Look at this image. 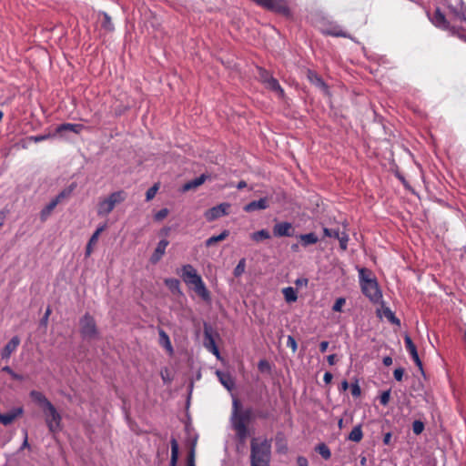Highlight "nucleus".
I'll return each instance as SVG.
<instances>
[{
    "instance_id": "nucleus-53",
    "label": "nucleus",
    "mask_w": 466,
    "mask_h": 466,
    "mask_svg": "<svg viewBox=\"0 0 466 466\" xmlns=\"http://www.w3.org/2000/svg\"><path fill=\"white\" fill-rule=\"evenodd\" d=\"M287 347L292 350V352H296L298 349V344L295 338L291 335H289L287 338Z\"/></svg>"
},
{
    "instance_id": "nucleus-64",
    "label": "nucleus",
    "mask_w": 466,
    "mask_h": 466,
    "mask_svg": "<svg viewBox=\"0 0 466 466\" xmlns=\"http://www.w3.org/2000/svg\"><path fill=\"white\" fill-rule=\"evenodd\" d=\"M329 341L327 340H323L319 343V351L321 353H324L327 351L328 348H329Z\"/></svg>"
},
{
    "instance_id": "nucleus-37",
    "label": "nucleus",
    "mask_w": 466,
    "mask_h": 466,
    "mask_svg": "<svg viewBox=\"0 0 466 466\" xmlns=\"http://www.w3.org/2000/svg\"><path fill=\"white\" fill-rule=\"evenodd\" d=\"M250 238L255 242H260L264 239H269L271 235L268 229L262 228L260 230L255 231L250 235Z\"/></svg>"
},
{
    "instance_id": "nucleus-44",
    "label": "nucleus",
    "mask_w": 466,
    "mask_h": 466,
    "mask_svg": "<svg viewBox=\"0 0 466 466\" xmlns=\"http://www.w3.org/2000/svg\"><path fill=\"white\" fill-rule=\"evenodd\" d=\"M425 429V423L421 420H415L412 422V431L415 435H420Z\"/></svg>"
},
{
    "instance_id": "nucleus-26",
    "label": "nucleus",
    "mask_w": 466,
    "mask_h": 466,
    "mask_svg": "<svg viewBox=\"0 0 466 466\" xmlns=\"http://www.w3.org/2000/svg\"><path fill=\"white\" fill-rule=\"evenodd\" d=\"M58 204L52 198L40 211L39 218L42 222L46 221Z\"/></svg>"
},
{
    "instance_id": "nucleus-9",
    "label": "nucleus",
    "mask_w": 466,
    "mask_h": 466,
    "mask_svg": "<svg viewBox=\"0 0 466 466\" xmlns=\"http://www.w3.org/2000/svg\"><path fill=\"white\" fill-rule=\"evenodd\" d=\"M273 235L276 238L292 237L294 228L290 222H278L273 226Z\"/></svg>"
},
{
    "instance_id": "nucleus-60",
    "label": "nucleus",
    "mask_w": 466,
    "mask_h": 466,
    "mask_svg": "<svg viewBox=\"0 0 466 466\" xmlns=\"http://www.w3.org/2000/svg\"><path fill=\"white\" fill-rule=\"evenodd\" d=\"M51 314V309L48 307L44 314V316L42 317V319H40V324L41 325H46L47 323V320H48V318Z\"/></svg>"
},
{
    "instance_id": "nucleus-14",
    "label": "nucleus",
    "mask_w": 466,
    "mask_h": 466,
    "mask_svg": "<svg viewBox=\"0 0 466 466\" xmlns=\"http://www.w3.org/2000/svg\"><path fill=\"white\" fill-rule=\"evenodd\" d=\"M24 410L22 407L14 408L8 412L0 413V422L7 426L11 424L18 416L23 414Z\"/></svg>"
},
{
    "instance_id": "nucleus-19",
    "label": "nucleus",
    "mask_w": 466,
    "mask_h": 466,
    "mask_svg": "<svg viewBox=\"0 0 466 466\" xmlns=\"http://www.w3.org/2000/svg\"><path fill=\"white\" fill-rule=\"evenodd\" d=\"M252 419V410L251 409H246L244 410H239L235 415H232L231 420L232 425H238V422H243L245 425Z\"/></svg>"
},
{
    "instance_id": "nucleus-51",
    "label": "nucleus",
    "mask_w": 466,
    "mask_h": 466,
    "mask_svg": "<svg viewBox=\"0 0 466 466\" xmlns=\"http://www.w3.org/2000/svg\"><path fill=\"white\" fill-rule=\"evenodd\" d=\"M169 211L167 208L159 209L154 216L156 221L163 220L167 215Z\"/></svg>"
},
{
    "instance_id": "nucleus-25",
    "label": "nucleus",
    "mask_w": 466,
    "mask_h": 466,
    "mask_svg": "<svg viewBox=\"0 0 466 466\" xmlns=\"http://www.w3.org/2000/svg\"><path fill=\"white\" fill-rule=\"evenodd\" d=\"M171 457L169 466H177L179 455V445L176 438L172 437L170 440Z\"/></svg>"
},
{
    "instance_id": "nucleus-36",
    "label": "nucleus",
    "mask_w": 466,
    "mask_h": 466,
    "mask_svg": "<svg viewBox=\"0 0 466 466\" xmlns=\"http://www.w3.org/2000/svg\"><path fill=\"white\" fill-rule=\"evenodd\" d=\"M315 451L318 452L324 460H329L331 457V451L329 446L320 442L315 446Z\"/></svg>"
},
{
    "instance_id": "nucleus-2",
    "label": "nucleus",
    "mask_w": 466,
    "mask_h": 466,
    "mask_svg": "<svg viewBox=\"0 0 466 466\" xmlns=\"http://www.w3.org/2000/svg\"><path fill=\"white\" fill-rule=\"evenodd\" d=\"M271 459V440L260 442L253 439L250 442V466H269Z\"/></svg>"
},
{
    "instance_id": "nucleus-8",
    "label": "nucleus",
    "mask_w": 466,
    "mask_h": 466,
    "mask_svg": "<svg viewBox=\"0 0 466 466\" xmlns=\"http://www.w3.org/2000/svg\"><path fill=\"white\" fill-rule=\"evenodd\" d=\"M307 78L316 87L323 92L325 95H329V87L323 78L315 71L308 70Z\"/></svg>"
},
{
    "instance_id": "nucleus-47",
    "label": "nucleus",
    "mask_w": 466,
    "mask_h": 466,
    "mask_svg": "<svg viewBox=\"0 0 466 466\" xmlns=\"http://www.w3.org/2000/svg\"><path fill=\"white\" fill-rule=\"evenodd\" d=\"M157 190H158L157 184H155L152 187H150L146 192V200L149 201V200L153 199L155 198Z\"/></svg>"
},
{
    "instance_id": "nucleus-11",
    "label": "nucleus",
    "mask_w": 466,
    "mask_h": 466,
    "mask_svg": "<svg viewBox=\"0 0 466 466\" xmlns=\"http://www.w3.org/2000/svg\"><path fill=\"white\" fill-rule=\"evenodd\" d=\"M168 244H169V241L166 238H163L158 241L154 252L152 253V255L150 256V258H149V261L152 264L155 265L161 260L162 257L166 253V248L168 246Z\"/></svg>"
},
{
    "instance_id": "nucleus-34",
    "label": "nucleus",
    "mask_w": 466,
    "mask_h": 466,
    "mask_svg": "<svg viewBox=\"0 0 466 466\" xmlns=\"http://www.w3.org/2000/svg\"><path fill=\"white\" fill-rule=\"evenodd\" d=\"M266 87L269 90L277 92L280 96H284V89L279 85L278 79L276 77L269 78L266 83Z\"/></svg>"
},
{
    "instance_id": "nucleus-4",
    "label": "nucleus",
    "mask_w": 466,
    "mask_h": 466,
    "mask_svg": "<svg viewBox=\"0 0 466 466\" xmlns=\"http://www.w3.org/2000/svg\"><path fill=\"white\" fill-rule=\"evenodd\" d=\"M79 333L84 340H93L99 337L96 319L88 312L79 319Z\"/></svg>"
},
{
    "instance_id": "nucleus-56",
    "label": "nucleus",
    "mask_w": 466,
    "mask_h": 466,
    "mask_svg": "<svg viewBox=\"0 0 466 466\" xmlns=\"http://www.w3.org/2000/svg\"><path fill=\"white\" fill-rule=\"evenodd\" d=\"M404 372H405V370L401 367H399V368L395 369L394 371H393L394 379L397 381H401L402 379H403V376H404Z\"/></svg>"
},
{
    "instance_id": "nucleus-12",
    "label": "nucleus",
    "mask_w": 466,
    "mask_h": 466,
    "mask_svg": "<svg viewBox=\"0 0 466 466\" xmlns=\"http://www.w3.org/2000/svg\"><path fill=\"white\" fill-rule=\"evenodd\" d=\"M269 207L268 199L267 197L260 198L258 200H252L243 207L245 212L250 213L256 210H264Z\"/></svg>"
},
{
    "instance_id": "nucleus-42",
    "label": "nucleus",
    "mask_w": 466,
    "mask_h": 466,
    "mask_svg": "<svg viewBox=\"0 0 466 466\" xmlns=\"http://www.w3.org/2000/svg\"><path fill=\"white\" fill-rule=\"evenodd\" d=\"M245 268H246V258H242L238 260L237 266L235 267V268L233 270L234 277L239 278L240 276H242V274L245 272Z\"/></svg>"
},
{
    "instance_id": "nucleus-24",
    "label": "nucleus",
    "mask_w": 466,
    "mask_h": 466,
    "mask_svg": "<svg viewBox=\"0 0 466 466\" xmlns=\"http://www.w3.org/2000/svg\"><path fill=\"white\" fill-rule=\"evenodd\" d=\"M106 226H99L95 232L90 237L86 246V256H90L93 251V245L96 243L98 240L99 235L104 231Z\"/></svg>"
},
{
    "instance_id": "nucleus-16",
    "label": "nucleus",
    "mask_w": 466,
    "mask_h": 466,
    "mask_svg": "<svg viewBox=\"0 0 466 466\" xmlns=\"http://www.w3.org/2000/svg\"><path fill=\"white\" fill-rule=\"evenodd\" d=\"M29 396L42 408L43 411L53 405L52 402L41 391L33 390L30 391Z\"/></svg>"
},
{
    "instance_id": "nucleus-20",
    "label": "nucleus",
    "mask_w": 466,
    "mask_h": 466,
    "mask_svg": "<svg viewBox=\"0 0 466 466\" xmlns=\"http://www.w3.org/2000/svg\"><path fill=\"white\" fill-rule=\"evenodd\" d=\"M158 343L163 347L170 355L174 353V349L167 333L161 328L158 329Z\"/></svg>"
},
{
    "instance_id": "nucleus-5",
    "label": "nucleus",
    "mask_w": 466,
    "mask_h": 466,
    "mask_svg": "<svg viewBox=\"0 0 466 466\" xmlns=\"http://www.w3.org/2000/svg\"><path fill=\"white\" fill-rule=\"evenodd\" d=\"M45 421L50 433H56L62 430V416L54 405L43 411Z\"/></svg>"
},
{
    "instance_id": "nucleus-22",
    "label": "nucleus",
    "mask_w": 466,
    "mask_h": 466,
    "mask_svg": "<svg viewBox=\"0 0 466 466\" xmlns=\"http://www.w3.org/2000/svg\"><path fill=\"white\" fill-rule=\"evenodd\" d=\"M77 187V184L76 182H72L70 183L66 187H65L64 189H62L55 198H54V200L59 204L61 203L64 199L66 198H68L72 194L73 192L75 191V189Z\"/></svg>"
},
{
    "instance_id": "nucleus-55",
    "label": "nucleus",
    "mask_w": 466,
    "mask_h": 466,
    "mask_svg": "<svg viewBox=\"0 0 466 466\" xmlns=\"http://www.w3.org/2000/svg\"><path fill=\"white\" fill-rule=\"evenodd\" d=\"M272 77H273V76L268 71H267L265 69L259 70V78L265 85L268 81V79L272 78Z\"/></svg>"
},
{
    "instance_id": "nucleus-33",
    "label": "nucleus",
    "mask_w": 466,
    "mask_h": 466,
    "mask_svg": "<svg viewBox=\"0 0 466 466\" xmlns=\"http://www.w3.org/2000/svg\"><path fill=\"white\" fill-rule=\"evenodd\" d=\"M362 438H363V432H362L361 424H358V425L354 426L348 436V440L354 441V442H360L362 440Z\"/></svg>"
},
{
    "instance_id": "nucleus-7",
    "label": "nucleus",
    "mask_w": 466,
    "mask_h": 466,
    "mask_svg": "<svg viewBox=\"0 0 466 466\" xmlns=\"http://www.w3.org/2000/svg\"><path fill=\"white\" fill-rule=\"evenodd\" d=\"M229 207L230 206L228 203H220L215 207H212L205 212V218L207 221L212 222L221 217H224L228 215Z\"/></svg>"
},
{
    "instance_id": "nucleus-62",
    "label": "nucleus",
    "mask_w": 466,
    "mask_h": 466,
    "mask_svg": "<svg viewBox=\"0 0 466 466\" xmlns=\"http://www.w3.org/2000/svg\"><path fill=\"white\" fill-rule=\"evenodd\" d=\"M391 438H392V434L390 431L389 432H386L384 435H383V444L384 445H390V441H391Z\"/></svg>"
},
{
    "instance_id": "nucleus-52",
    "label": "nucleus",
    "mask_w": 466,
    "mask_h": 466,
    "mask_svg": "<svg viewBox=\"0 0 466 466\" xmlns=\"http://www.w3.org/2000/svg\"><path fill=\"white\" fill-rule=\"evenodd\" d=\"M186 466H196L195 463V448L194 446L190 449L187 458V465Z\"/></svg>"
},
{
    "instance_id": "nucleus-49",
    "label": "nucleus",
    "mask_w": 466,
    "mask_h": 466,
    "mask_svg": "<svg viewBox=\"0 0 466 466\" xmlns=\"http://www.w3.org/2000/svg\"><path fill=\"white\" fill-rule=\"evenodd\" d=\"M390 390H387L382 391V393L380 396V403L382 406H387L390 402Z\"/></svg>"
},
{
    "instance_id": "nucleus-3",
    "label": "nucleus",
    "mask_w": 466,
    "mask_h": 466,
    "mask_svg": "<svg viewBox=\"0 0 466 466\" xmlns=\"http://www.w3.org/2000/svg\"><path fill=\"white\" fill-rule=\"evenodd\" d=\"M359 279L362 293L372 302L382 301V292L375 278H371L364 268L359 270Z\"/></svg>"
},
{
    "instance_id": "nucleus-45",
    "label": "nucleus",
    "mask_w": 466,
    "mask_h": 466,
    "mask_svg": "<svg viewBox=\"0 0 466 466\" xmlns=\"http://www.w3.org/2000/svg\"><path fill=\"white\" fill-rule=\"evenodd\" d=\"M336 239H338L339 242V248L342 250H346L347 247H348V242H349L348 234L346 232H339V238H336Z\"/></svg>"
},
{
    "instance_id": "nucleus-29",
    "label": "nucleus",
    "mask_w": 466,
    "mask_h": 466,
    "mask_svg": "<svg viewBox=\"0 0 466 466\" xmlns=\"http://www.w3.org/2000/svg\"><path fill=\"white\" fill-rule=\"evenodd\" d=\"M217 375L218 377V380L220 383L228 390H231L234 386V380H232L231 376L229 374L224 373L222 371H217Z\"/></svg>"
},
{
    "instance_id": "nucleus-21",
    "label": "nucleus",
    "mask_w": 466,
    "mask_h": 466,
    "mask_svg": "<svg viewBox=\"0 0 466 466\" xmlns=\"http://www.w3.org/2000/svg\"><path fill=\"white\" fill-rule=\"evenodd\" d=\"M322 33L326 35L335 36V37H344V38H351L350 35L344 31L339 25H333L329 28L322 30Z\"/></svg>"
},
{
    "instance_id": "nucleus-35",
    "label": "nucleus",
    "mask_w": 466,
    "mask_h": 466,
    "mask_svg": "<svg viewBox=\"0 0 466 466\" xmlns=\"http://www.w3.org/2000/svg\"><path fill=\"white\" fill-rule=\"evenodd\" d=\"M99 15L103 16V20L101 22L102 28L108 32L114 31L115 26L112 22L111 16L105 11H101Z\"/></svg>"
},
{
    "instance_id": "nucleus-17",
    "label": "nucleus",
    "mask_w": 466,
    "mask_h": 466,
    "mask_svg": "<svg viewBox=\"0 0 466 466\" xmlns=\"http://www.w3.org/2000/svg\"><path fill=\"white\" fill-rule=\"evenodd\" d=\"M209 177L208 175L203 173L201 174L200 176L191 179V180H188L187 181L183 186H182V191L183 192H187V191H189V190H192V189H195L197 187H198L199 186H201L202 184L205 183V181Z\"/></svg>"
},
{
    "instance_id": "nucleus-15",
    "label": "nucleus",
    "mask_w": 466,
    "mask_h": 466,
    "mask_svg": "<svg viewBox=\"0 0 466 466\" xmlns=\"http://www.w3.org/2000/svg\"><path fill=\"white\" fill-rule=\"evenodd\" d=\"M430 20L431 23L438 28L442 30H448L449 29V22L446 19L444 14L441 11L440 8H437L434 15L430 17Z\"/></svg>"
},
{
    "instance_id": "nucleus-46",
    "label": "nucleus",
    "mask_w": 466,
    "mask_h": 466,
    "mask_svg": "<svg viewBox=\"0 0 466 466\" xmlns=\"http://www.w3.org/2000/svg\"><path fill=\"white\" fill-rule=\"evenodd\" d=\"M339 228H323V233L325 237L328 238H339Z\"/></svg>"
},
{
    "instance_id": "nucleus-61",
    "label": "nucleus",
    "mask_w": 466,
    "mask_h": 466,
    "mask_svg": "<svg viewBox=\"0 0 466 466\" xmlns=\"http://www.w3.org/2000/svg\"><path fill=\"white\" fill-rule=\"evenodd\" d=\"M308 283H309V279H306V278H298L296 280H295V285L298 286V287H301V286H308Z\"/></svg>"
},
{
    "instance_id": "nucleus-6",
    "label": "nucleus",
    "mask_w": 466,
    "mask_h": 466,
    "mask_svg": "<svg viewBox=\"0 0 466 466\" xmlns=\"http://www.w3.org/2000/svg\"><path fill=\"white\" fill-rule=\"evenodd\" d=\"M204 346L213 355L219 358L220 352L213 336L212 327L206 322L204 323Z\"/></svg>"
},
{
    "instance_id": "nucleus-57",
    "label": "nucleus",
    "mask_w": 466,
    "mask_h": 466,
    "mask_svg": "<svg viewBox=\"0 0 466 466\" xmlns=\"http://www.w3.org/2000/svg\"><path fill=\"white\" fill-rule=\"evenodd\" d=\"M258 368L260 371H268L270 370V365L268 360H260L258 364Z\"/></svg>"
},
{
    "instance_id": "nucleus-38",
    "label": "nucleus",
    "mask_w": 466,
    "mask_h": 466,
    "mask_svg": "<svg viewBox=\"0 0 466 466\" xmlns=\"http://www.w3.org/2000/svg\"><path fill=\"white\" fill-rule=\"evenodd\" d=\"M451 11L461 20L466 21V6L461 1L459 6H451Z\"/></svg>"
},
{
    "instance_id": "nucleus-59",
    "label": "nucleus",
    "mask_w": 466,
    "mask_h": 466,
    "mask_svg": "<svg viewBox=\"0 0 466 466\" xmlns=\"http://www.w3.org/2000/svg\"><path fill=\"white\" fill-rule=\"evenodd\" d=\"M296 461L298 466H309L308 459L304 456H298Z\"/></svg>"
},
{
    "instance_id": "nucleus-63",
    "label": "nucleus",
    "mask_w": 466,
    "mask_h": 466,
    "mask_svg": "<svg viewBox=\"0 0 466 466\" xmlns=\"http://www.w3.org/2000/svg\"><path fill=\"white\" fill-rule=\"evenodd\" d=\"M333 379V375L329 371H326L323 376V380L326 384H329Z\"/></svg>"
},
{
    "instance_id": "nucleus-28",
    "label": "nucleus",
    "mask_w": 466,
    "mask_h": 466,
    "mask_svg": "<svg viewBox=\"0 0 466 466\" xmlns=\"http://www.w3.org/2000/svg\"><path fill=\"white\" fill-rule=\"evenodd\" d=\"M115 207L108 201L107 198L102 199L97 205V214L99 216H107L113 211Z\"/></svg>"
},
{
    "instance_id": "nucleus-58",
    "label": "nucleus",
    "mask_w": 466,
    "mask_h": 466,
    "mask_svg": "<svg viewBox=\"0 0 466 466\" xmlns=\"http://www.w3.org/2000/svg\"><path fill=\"white\" fill-rule=\"evenodd\" d=\"M232 409V415H235L237 412L241 410V403L239 402L238 400L233 399Z\"/></svg>"
},
{
    "instance_id": "nucleus-43",
    "label": "nucleus",
    "mask_w": 466,
    "mask_h": 466,
    "mask_svg": "<svg viewBox=\"0 0 466 466\" xmlns=\"http://www.w3.org/2000/svg\"><path fill=\"white\" fill-rule=\"evenodd\" d=\"M238 435L241 439H245L248 436V427L243 422H238V425H232Z\"/></svg>"
},
{
    "instance_id": "nucleus-50",
    "label": "nucleus",
    "mask_w": 466,
    "mask_h": 466,
    "mask_svg": "<svg viewBox=\"0 0 466 466\" xmlns=\"http://www.w3.org/2000/svg\"><path fill=\"white\" fill-rule=\"evenodd\" d=\"M350 391H351V395L355 398H358L360 396L361 389L359 385L358 380H356L355 382L350 384Z\"/></svg>"
},
{
    "instance_id": "nucleus-18",
    "label": "nucleus",
    "mask_w": 466,
    "mask_h": 466,
    "mask_svg": "<svg viewBox=\"0 0 466 466\" xmlns=\"http://www.w3.org/2000/svg\"><path fill=\"white\" fill-rule=\"evenodd\" d=\"M84 128V126L81 124L63 123L56 127L54 133L56 136L65 131H71L75 134H80Z\"/></svg>"
},
{
    "instance_id": "nucleus-54",
    "label": "nucleus",
    "mask_w": 466,
    "mask_h": 466,
    "mask_svg": "<svg viewBox=\"0 0 466 466\" xmlns=\"http://www.w3.org/2000/svg\"><path fill=\"white\" fill-rule=\"evenodd\" d=\"M23 434H24V441H23L18 451H21L25 449H30V444L28 442V432L25 429L23 430Z\"/></svg>"
},
{
    "instance_id": "nucleus-48",
    "label": "nucleus",
    "mask_w": 466,
    "mask_h": 466,
    "mask_svg": "<svg viewBox=\"0 0 466 466\" xmlns=\"http://www.w3.org/2000/svg\"><path fill=\"white\" fill-rule=\"evenodd\" d=\"M345 303H346V299L344 298H342V297L338 298L332 306V310L335 312H340L342 310V307Z\"/></svg>"
},
{
    "instance_id": "nucleus-30",
    "label": "nucleus",
    "mask_w": 466,
    "mask_h": 466,
    "mask_svg": "<svg viewBox=\"0 0 466 466\" xmlns=\"http://www.w3.org/2000/svg\"><path fill=\"white\" fill-rule=\"evenodd\" d=\"M127 198V193L124 190H117L112 192L106 198L108 201L116 207V205L123 202Z\"/></svg>"
},
{
    "instance_id": "nucleus-32",
    "label": "nucleus",
    "mask_w": 466,
    "mask_h": 466,
    "mask_svg": "<svg viewBox=\"0 0 466 466\" xmlns=\"http://www.w3.org/2000/svg\"><path fill=\"white\" fill-rule=\"evenodd\" d=\"M282 294L287 303H293L298 299L297 290L293 287L282 289Z\"/></svg>"
},
{
    "instance_id": "nucleus-13",
    "label": "nucleus",
    "mask_w": 466,
    "mask_h": 466,
    "mask_svg": "<svg viewBox=\"0 0 466 466\" xmlns=\"http://www.w3.org/2000/svg\"><path fill=\"white\" fill-rule=\"evenodd\" d=\"M21 340L18 336H14L1 350V360H8L11 354L16 350Z\"/></svg>"
},
{
    "instance_id": "nucleus-40",
    "label": "nucleus",
    "mask_w": 466,
    "mask_h": 466,
    "mask_svg": "<svg viewBox=\"0 0 466 466\" xmlns=\"http://www.w3.org/2000/svg\"><path fill=\"white\" fill-rule=\"evenodd\" d=\"M275 441H276V448H277L278 452H282V453L286 452L288 450V447H287L286 443L284 442V435L282 432L279 431L276 434Z\"/></svg>"
},
{
    "instance_id": "nucleus-27",
    "label": "nucleus",
    "mask_w": 466,
    "mask_h": 466,
    "mask_svg": "<svg viewBox=\"0 0 466 466\" xmlns=\"http://www.w3.org/2000/svg\"><path fill=\"white\" fill-rule=\"evenodd\" d=\"M228 236H229V230L224 229L218 235H214V236H211L210 238H208L205 241V246L207 248L212 247L216 243L225 240Z\"/></svg>"
},
{
    "instance_id": "nucleus-10",
    "label": "nucleus",
    "mask_w": 466,
    "mask_h": 466,
    "mask_svg": "<svg viewBox=\"0 0 466 466\" xmlns=\"http://www.w3.org/2000/svg\"><path fill=\"white\" fill-rule=\"evenodd\" d=\"M404 343H405V348H406L407 351L410 353L412 360L423 373L422 362L419 357L417 348H416L415 344L413 343L411 338L409 335H406L404 337Z\"/></svg>"
},
{
    "instance_id": "nucleus-23",
    "label": "nucleus",
    "mask_w": 466,
    "mask_h": 466,
    "mask_svg": "<svg viewBox=\"0 0 466 466\" xmlns=\"http://www.w3.org/2000/svg\"><path fill=\"white\" fill-rule=\"evenodd\" d=\"M164 284L174 295H182L183 292L180 288V281L175 278H167L164 279Z\"/></svg>"
},
{
    "instance_id": "nucleus-39",
    "label": "nucleus",
    "mask_w": 466,
    "mask_h": 466,
    "mask_svg": "<svg viewBox=\"0 0 466 466\" xmlns=\"http://www.w3.org/2000/svg\"><path fill=\"white\" fill-rule=\"evenodd\" d=\"M383 314L391 324L400 326V319L395 316V313L389 307L383 308Z\"/></svg>"
},
{
    "instance_id": "nucleus-41",
    "label": "nucleus",
    "mask_w": 466,
    "mask_h": 466,
    "mask_svg": "<svg viewBox=\"0 0 466 466\" xmlns=\"http://www.w3.org/2000/svg\"><path fill=\"white\" fill-rule=\"evenodd\" d=\"M55 137H56L55 133H47V134H41V135L27 137V140L35 142V143H39V142L47 140V139Z\"/></svg>"
},
{
    "instance_id": "nucleus-31",
    "label": "nucleus",
    "mask_w": 466,
    "mask_h": 466,
    "mask_svg": "<svg viewBox=\"0 0 466 466\" xmlns=\"http://www.w3.org/2000/svg\"><path fill=\"white\" fill-rule=\"evenodd\" d=\"M299 238L300 239L301 245L303 247L316 244L319 241V238L314 232L300 234Z\"/></svg>"
},
{
    "instance_id": "nucleus-1",
    "label": "nucleus",
    "mask_w": 466,
    "mask_h": 466,
    "mask_svg": "<svg viewBox=\"0 0 466 466\" xmlns=\"http://www.w3.org/2000/svg\"><path fill=\"white\" fill-rule=\"evenodd\" d=\"M181 278L187 285H192L194 291L205 301H211V295L207 289L201 276L191 264H186L181 267Z\"/></svg>"
}]
</instances>
